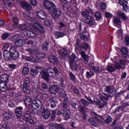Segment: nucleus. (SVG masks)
Segmentation results:
<instances>
[{
	"mask_svg": "<svg viewBox=\"0 0 129 129\" xmlns=\"http://www.w3.org/2000/svg\"><path fill=\"white\" fill-rule=\"evenodd\" d=\"M24 103L25 105L28 106H32V107L38 106L37 102L32 100V98L28 96H26L25 99L24 100Z\"/></svg>",
	"mask_w": 129,
	"mask_h": 129,
	"instance_id": "obj_8",
	"label": "nucleus"
},
{
	"mask_svg": "<svg viewBox=\"0 0 129 129\" xmlns=\"http://www.w3.org/2000/svg\"><path fill=\"white\" fill-rule=\"evenodd\" d=\"M13 21L14 22V26H18V25L19 24V19H18V18H17L16 17H14L13 18Z\"/></svg>",
	"mask_w": 129,
	"mask_h": 129,
	"instance_id": "obj_55",
	"label": "nucleus"
},
{
	"mask_svg": "<svg viewBox=\"0 0 129 129\" xmlns=\"http://www.w3.org/2000/svg\"><path fill=\"white\" fill-rule=\"evenodd\" d=\"M68 104H69V101H68V98H64L62 103V106L63 107V116L64 117V120H68L70 118V115H71V112L68 107Z\"/></svg>",
	"mask_w": 129,
	"mask_h": 129,
	"instance_id": "obj_3",
	"label": "nucleus"
},
{
	"mask_svg": "<svg viewBox=\"0 0 129 129\" xmlns=\"http://www.w3.org/2000/svg\"><path fill=\"white\" fill-rule=\"evenodd\" d=\"M2 127L4 129H11V128L8 126L7 122L3 121L2 122Z\"/></svg>",
	"mask_w": 129,
	"mask_h": 129,
	"instance_id": "obj_44",
	"label": "nucleus"
},
{
	"mask_svg": "<svg viewBox=\"0 0 129 129\" xmlns=\"http://www.w3.org/2000/svg\"><path fill=\"white\" fill-rule=\"evenodd\" d=\"M125 42L126 43V45H129V35H126L125 36Z\"/></svg>",
	"mask_w": 129,
	"mask_h": 129,
	"instance_id": "obj_59",
	"label": "nucleus"
},
{
	"mask_svg": "<svg viewBox=\"0 0 129 129\" xmlns=\"http://www.w3.org/2000/svg\"><path fill=\"white\" fill-rule=\"evenodd\" d=\"M95 17L98 22H101L102 21V16H101V14L99 12H96L95 13Z\"/></svg>",
	"mask_w": 129,
	"mask_h": 129,
	"instance_id": "obj_30",
	"label": "nucleus"
},
{
	"mask_svg": "<svg viewBox=\"0 0 129 129\" xmlns=\"http://www.w3.org/2000/svg\"><path fill=\"white\" fill-rule=\"evenodd\" d=\"M50 93L56 94L59 91V87L57 85H53L49 88Z\"/></svg>",
	"mask_w": 129,
	"mask_h": 129,
	"instance_id": "obj_21",
	"label": "nucleus"
},
{
	"mask_svg": "<svg viewBox=\"0 0 129 129\" xmlns=\"http://www.w3.org/2000/svg\"><path fill=\"white\" fill-rule=\"evenodd\" d=\"M32 112L28 111L26 112L25 115L24 116V119L27 122V123H30V124H34L35 121L32 119Z\"/></svg>",
	"mask_w": 129,
	"mask_h": 129,
	"instance_id": "obj_9",
	"label": "nucleus"
},
{
	"mask_svg": "<svg viewBox=\"0 0 129 129\" xmlns=\"http://www.w3.org/2000/svg\"><path fill=\"white\" fill-rule=\"evenodd\" d=\"M23 107H17L16 108L15 113L18 117V118H20L23 114Z\"/></svg>",
	"mask_w": 129,
	"mask_h": 129,
	"instance_id": "obj_16",
	"label": "nucleus"
},
{
	"mask_svg": "<svg viewBox=\"0 0 129 129\" xmlns=\"http://www.w3.org/2000/svg\"><path fill=\"white\" fill-rule=\"evenodd\" d=\"M93 69L95 72H100V71H101V69H100L99 68L97 67H94Z\"/></svg>",
	"mask_w": 129,
	"mask_h": 129,
	"instance_id": "obj_61",
	"label": "nucleus"
},
{
	"mask_svg": "<svg viewBox=\"0 0 129 129\" xmlns=\"http://www.w3.org/2000/svg\"><path fill=\"white\" fill-rule=\"evenodd\" d=\"M26 61H28L29 62H32L33 63H36L37 62H39V59L36 58L33 56H29L25 58Z\"/></svg>",
	"mask_w": 129,
	"mask_h": 129,
	"instance_id": "obj_24",
	"label": "nucleus"
},
{
	"mask_svg": "<svg viewBox=\"0 0 129 129\" xmlns=\"http://www.w3.org/2000/svg\"><path fill=\"white\" fill-rule=\"evenodd\" d=\"M100 6L102 10H105L106 9V5L104 3H100Z\"/></svg>",
	"mask_w": 129,
	"mask_h": 129,
	"instance_id": "obj_60",
	"label": "nucleus"
},
{
	"mask_svg": "<svg viewBox=\"0 0 129 129\" xmlns=\"http://www.w3.org/2000/svg\"><path fill=\"white\" fill-rule=\"evenodd\" d=\"M49 62L51 63H59V59L54 55H50L48 57Z\"/></svg>",
	"mask_w": 129,
	"mask_h": 129,
	"instance_id": "obj_23",
	"label": "nucleus"
},
{
	"mask_svg": "<svg viewBox=\"0 0 129 129\" xmlns=\"http://www.w3.org/2000/svg\"><path fill=\"white\" fill-rule=\"evenodd\" d=\"M21 6L23 9L25 10H28V11H31L32 10V6L30 4L26 2L23 1L21 3Z\"/></svg>",
	"mask_w": 129,
	"mask_h": 129,
	"instance_id": "obj_17",
	"label": "nucleus"
},
{
	"mask_svg": "<svg viewBox=\"0 0 129 129\" xmlns=\"http://www.w3.org/2000/svg\"><path fill=\"white\" fill-rule=\"evenodd\" d=\"M4 117L6 119H11L12 118V115L8 112H5L3 115Z\"/></svg>",
	"mask_w": 129,
	"mask_h": 129,
	"instance_id": "obj_37",
	"label": "nucleus"
},
{
	"mask_svg": "<svg viewBox=\"0 0 129 129\" xmlns=\"http://www.w3.org/2000/svg\"><path fill=\"white\" fill-rule=\"evenodd\" d=\"M79 108L80 109V111H81V112H82V113H84V111H85V108H86V107H85L83 106H80L79 107Z\"/></svg>",
	"mask_w": 129,
	"mask_h": 129,
	"instance_id": "obj_57",
	"label": "nucleus"
},
{
	"mask_svg": "<svg viewBox=\"0 0 129 129\" xmlns=\"http://www.w3.org/2000/svg\"><path fill=\"white\" fill-rule=\"evenodd\" d=\"M0 81L3 83H7L9 82V76L7 74L2 75L0 77Z\"/></svg>",
	"mask_w": 129,
	"mask_h": 129,
	"instance_id": "obj_19",
	"label": "nucleus"
},
{
	"mask_svg": "<svg viewBox=\"0 0 129 129\" xmlns=\"http://www.w3.org/2000/svg\"><path fill=\"white\" fill-rule=\"evenodd\" d=\"M0 90L3 92L7 91V84L6 83H0Z\"/></svg>",
	"mask_w": 129,
	"mask_h": 129,
	"instance_id": "obj_31",
	"label": "nucleus"
},
{
	"mask_svg": "<svg viewBox=\"0 0 129 129\" xmlns=\"http://www.w3.org/2000/svg\"><path fill=\"white\" fill-rule=\"evenodd\" d=\"M85 22L86 24H88L90 26H91L93 28H94L96 26V23L94 20V18L92 16H88L86 19Z\"/></svg>",
	"mask_w": 129,
	"mask_h": 129,
	"instance_id": "obj_11",
	"label": "nucleus"
},
{
	"mask_svg": "<svg viewBox=\"0 0 129 129\" xmlns=\"http://www.w3.org/2000/svg\"><path fill=\"white\" fill-rule=\"evenodd\" d=\"M30 84H31L30 78H25L23 84L21 85V88L23 89L24 92L27 94H30Z\"/></svg>",
	"mask_w": 129,
	"mask_h": 129,
	"instance_id": "obj_6",
	"label": "nucleus"
},
{
	"mask_svg": "<svg viewBox=\"0 0 129 129\" xmlns=\"http://www.w3.org/2000/svg\"><path fill=\"white\" fill-rule=\"evenodd\" d=\"M113 24L117 28H121V21H120V19L118 18V17L114 19Z\"/></svg>",
	"mask_w": 129,
	"mask_h": 129,
	"instance_id": "obj_18",
	"label": "nucleus"
},
{
	"mask_svg": "<svg viewBox=\"0 0 129 129\" xmlns=\"http://www.w3.org/2000/svg\"><path fill=\"white\" fill-rule=\"evenodd\" d=\"M9 52L11 54L12 58L14 60H17L20 56V53L19 51L15 47H12L10 49Z\"/></svg>",
	"mask_w": 129,
	"mask_h": 129,
	"instance_id": "obj_10",
	"label": "nucleus"
},
{
	"mask_svg": "<svg viewBox=\"0 0 129 129\" xmlns=\"http://www.w3.org/2000/svg\"><path fill=\"white\" fill-rule=\"evenodd\" d=\"M71 89L74 92V93H76V94H79V90L76 89V88L72 87Z\"/></svg>",
	"mask_w": 129,
	"mask_h": 129,
	"instance_id": "obj_53",
	"label": "nucleus"
},
{
	"mask_svg": "<svg viewBox=\"0 0 129 129\" xmlns=\"http://www.w3.org/2000/svg\"><path fill=\"white\" fill-rule=\"evenodd\" d=\"M76 54L74 53L71 55L70 57L69 64L71 66V68L73 70H78V69H80L79 64L77 63L75 61V59H76Z\"/></svg>",
	"mask_w": 129,
	"mask_h": 129,
	"instance_id": "obj_5",
	"label": "nucleus"
},
{
	"mask_svg": "<svg viewBox=\"0 0 129 129\" xmlns=\"http://www.w3.org/2000/svg\"><path fill=\"white\" fill-rule=\"evenodd\" d=\"M44 7L51 14L53 18H58L61 15V11L59 9H56L55 4L49 0L43 1Z\"/></svg>",
	"mask_w": 129,
	"mask_h": 129,
	"instance_id": "obj_1",
	"label": "nucleus"
},
{
	"mask_svg": "<svg viewBox=\"0 0 129 129\" xmlns=\"http://www.w3.org/2000/svg\"><path fill=\"white\" fill-rule=\"evenodd\" d=\"M91 13H92V10L90 9L89 10H85V11L82 12V15L83 17H84L85 18H87L88 17H89V14Z\"/></svg>",
	"mask_w": 129,
	"mask_h": 129,
	"instance_id": "obj_28",
	"label": "nucleus"
},
{
	"mask_svg": "<svg viewBox=\"0 0 129 129\" xmlns=\"http://www.w3.org/2000/svg\"><path fill=\"white\" fill-rule=\"evenodd\" d=\"M101 99L102 101H105L108 99V95L107 94L103 93L101 95Z\"/></svg>",
	"mask_w": 129,
	"mask_h": 129,
	"instance_id": "obj_36",
	"label": "nucleus"
},
{
	"mask_svg": "<svg viewBox=\"0 0 129 129\" xmlns=\"http://www.w3.org/2000/svg\"><path fill=\"white\" fill-rule=\"evenodd\" d=\"M35 14L39 19H42V20H44V19H45L44 17H47V14H45V13H44L42 10H38L36 11Z\"/></svg>",
	"mask_w": 129,
	"mask_h": 129,
	"instance_id": "obj_15",
	"label": "nucleus"
},
{
	"mask_svg": "<svg viewBox=\"0 0 129 129\" xmlns=\"http://www.w3.org/2000/svg\"><path fill=\"white\" fill-rule=\"evenodd\" d=\"M90 48V46H89V44L87 43H83V44H81V40L78 39L76 41V51H81L82 49H84L85 50H88V49H89Z\"/></svg>",
	"mask_w": 129,
	"mask_h": 129,
	"instance_id": "obj_7",
	"label": "nucleus"
},
{
	"mask_svg": "<svg viewBox=\"0 0 129 129\" xmlns=\"http://www.w3.org/2000/svg\"><path fill=\"white\" fill-rule=\"evenodd\" d=\"M40 75L43 79H45L46 81H49V77H53V76H49V74L44 71H42L40 72Z\"/></svg>",
	"mask_w": 129,
	"mask_h": 129,
	"instance_id": "obj_14",
	"label": "nucleus"
},
{
	"mask_svg": "<svg viewBox=\"0 0 129 129\" xmlns=\"http://www.w3.org/2000/svg\"><path fill=\"white\" fill-rule=\"evenodd\" d=\"M58 54L64 57L67 55V49L61 48L57 51Z\"/></svg>",
	"mask_w": 129,
	"mask_h": 129,
	"instance_id": "obj_26",
	"label": "nucleus"
},
{
	"mask_svg": "<svg viewBox=\"0 0 129 129\" xmlns=\"http://www.w3.org/2000/svg\"><path fill=\"white\" fill-rule=\"evenodd\" d=\"M118 1H119V4H120V5L122 6L125 4H127V1H126V0H118Z\"/></svg>",
	"mask_w": 129,
	"mask_h": 129,
	"instance_id": "obj_52",
	"label": "nucleus"
},
{
	"mask_svg": "<svg viewBox=\"0 0 129 129\" xmlns=\"http://www.w3.org/2000/svg\"><path fill=\"white\" fill-rule=\"evenodd\" d=\"M4 58L8 60V59H9L10 58V53H9V51H5L4 53Z\"/></svg>",
	"mask_w": 129,
	"mask_h": 129,
	"instance_id": "obj_45",
	"label": "nucleus"
},
{
	"mask_svg": "<svg viewBox=\"0 0 129 129\" xmlns=\"http://www.w3.org/2000/svg\"><path fill=\"white\" fill-rule=\"evenodd\" d=\"M30 10H27L23 13V16L25 18H30L31 17V12L29 11Z\"/></svg>",
	"mask_w": 129,
	"mask_h": 129,
	"instance_id": "obj_40",
	"label": "nucleus"
},
{
	"mask_svg": "<svg viewBox=\"0 0 129 129\" xmlns=\"http://www.w3.org/2000/svg\"><path fill=\"white\" fill-rule=\"evenodd\" d=\"M29 21H30V22L34 23V24L30 23L29 24V27L30 29L36 31V32H40V33H41V34L45 33V29L43 27V26H42L41 24H39V22H38L37 21L35 22L34 18H31L29 19Z\"/></svg>",
	"mask_w": 129,
	"mask_h": 129,
	"instance_id": "obj_2",
	"label": "nucleus"
},
{
	"mask_svg": "<svg viewBox=\"0 0 129 129\" xmlns=\"http://www.w3.org/2000/svg\"><path fill=\"white\" fill-rule=\"evenodd\" d=\"M31 74L32 75V76H36V75L38 74V72H37V70H35L34 69H31Z\"/></svg>",
	"mask_w": 129,
	"mask_h": 129,
	"instance_id": "obj_48",
	"label": "nucleus"
},
{
	"mask_svg": "<svg viewBox=\"0 0 129 129\" xmlns=\"http://www.w3.org/2000/svg\"><path fill=\"white\" fill-rule=\"evenodd\" d=\"M30 3L32 6H36L37 5V1L36 0H30Z\"/></svg>",
	"mask_w": 129,
	"mask_h": 129,
	"instance_id": "obj_64",
	"label": "nucleus"
},
{
	"mask_svg": "<svg viewBox=\"0 0 129 129\" xmlns=\"http://www.w3.org/2000/svg\"><path fill=\"white\" fill-rule=\"evenodd\" d=\"M51 116V113L49 112L48 109H43L42 112V116L44 119H48Z\"/></svg>",
	"mask_w": 129,
	"mask_h": 129,
	"instance_id": "obj_13",
	"label": "nucleus"
},
{
	"mask_svg": "<svg viewBox=\"0 0 129 129\" xmlns=\"http://www.w3.org/2000/svg\"><path fill=\"white\" fill-rule=\"evenodd\" d=\"M112 122V119L111 118V117H110V116L109 115H108L106 119V122L107 123H110Z\"/></svg>",
	"mask_w": 129,
	"mask_h": 129,
	"instance_id": "obj_49",
	"label": "nucleus"
},
{
	"mask_svg": "<svg viewBox=\"0 0 129 129\" xmlns=\"http://www.w3.org/2000/svg\"><path fill=\"white\" fill-rule=\"evenodd\" d=\"M25 42L24 40L20 39L15 41V45L17 47H21L24 46V44H25Z\"/></svg>",
	"mask_w": 129,
	"mask_h": 129,
	"instance_id": "obj_25",
	"label": "nucleus"
},
{
	"mask_svg": "<svg viewBox=\"0 0 129 129\" xmlns=\"http://www.w3.org/2000/svg\"><path fill=\"white\" fill-rule=\"evenodd\" d=\"M19 29H20V30H22V31H27V30H29L28 29V26L25 24H21L19 25Z\"/></svg>",
	"mask_w": 129,
	"mask_h": 129,
	"instance_id": "obj_33",
	"label": "nucleus"
},
{
	"mask_svg": "<svg viewBox=\"0 0 129 129\" xmlns=\"http://www.w3.org/2000/svg\"><path fill=\"white\" fill-rule=\"evenodd\" d=\"M87 77L88 78H91L94 75V73L91 71L86 73Z\"/></svg>",
	"mask_w": 129,
	"mask_h": 129,
	"instance_id": "obj_46",
	"label": "nucleus"
},
{
	"mask_svg": "<svg viewBox=\"0 0 129 129\" xmlns=\"http://www.w3.org/2000/svg\"><path fill=\"white\" fill-rule=\"evenodd\" d=\"M26 33L28 37H31V38H34V37H36V32L32 31L30 29L27 30Z\"/></svg>",
	"mask_w": 129,
	"mask_h": 129,
	"instance_id": "obj_27",
	"label": "nucleus"
},
{
	"mask_svg": "<svg viewBox=\"0 0 129 129\" xmlns=\"http://www.w3.org/2000/svg\"><path fill=\"white\" fill-rule=\"evenodd\" d=\"M43 102L44 105H48L49 102H50V99L46 98L45 100H43Z\"/></svg>",
	"mask_w": 129,
	"mask_h": 129,
	"instance_id": "obj_50",
	"label": "nucleus"
},
{
	"mask_svg": "<svg viewBox=\"0 0 129 129\" xmlns=\"http://www.w3.org/2000/svg\"><path fill=\"white\" fill-rule=\"evenodd\" d=\"M55 36H56V38H62V37H64V36H65V33L57 32L55 33Z\"/></svg>",
	"mask_w": 129,
	"mask_h": 129,
	"instance_id": "obj_42",
	"label": "nucleus"
},
{
	"mask_svg": "<svg viewBox=\"0 0 129 129\" xmlns=\"http://www.w3.org/2000/svg\"><path fill=\"white\" fill-rule=\"evenodd\" d=\"M118 16L119 17V18H121L122 20H126L127 19V17L124 15V13L118 12Z\"/></svg>",
	"mask_w": 129,
	"mask_h": 129,
	"instance_id": "obj_32",
	"label": "nucleus"
},
{
	"mask_svg": "<svg viewBox=\"0 0 129 129\" xmlns=\"http://www.w3.org/2000/svg\"><path fill=\"white\" fill-rule=\"evenodd\" d=\"M28 51L30 54H33L34 55H36L37 58H39V59H43L45 58V53L44 52H36L34 49L29 48Z\"/></svg>",
	"mask_w": 129,
	"mask_h": 129,
	"instance_id": "obj_12",
	"label": "nucleus"
},
{
	"mask_svg": "<svg viewBox=\"0 0 129 129\" xmlns=\"http://www.w3.org/2000/svg\"><path fill=\"white\" fill-rule=\"evenodd\" d=\"M49 47V44L48 42H45V43L42 44V49L43 51H47L48 48Z\"/></svg>",
	"mask_w": 129,
	"mask_h": 129,
	"instance_id": "obj_38",
	"label": "nucleus"
},
{
	"mask_svg": "<svg viewBox=\"0 0 129 129\" xmlns=\"http://www.w3.org/2000/svg\"><path fill=\"white\" fill-rule=\"evenodd\" d=\"M44 24L46 27H51L52 26V21L46 20L44 21Z\"/></svg>",
	"mask_w": 129,
	"mask_h": 129,
	"instance_id": "obj_43",
	"label": "nucleus"
},
{
	"mask_svg": "<svg viewBox=\"0 0 129 129\" xmlns=\"http://www.w3.org/2000/svg\"><path fill=\"white\" fill-rule=\"evenodd\" d=\"M27 44L29 47H34V42H33V40L28 41Z\"/></svg>",
	"mask_w": 129,
	"mask_h": 129,
	"instance_id": "obj_56",
	"label": "nucleus"
},
{
	"mask_svg": "<svg viewBox=\"0 0 129 129\" xmlns=\"http://www.w3.org/2000/svg\"><path fill=\"white\" fill-rule=\"evenodd\" d=\"M70 77L72 81H75L76 80V77L72 72L70 73Z\"/></svg>",
	"mask_w": 129,
	"mask_h": 129,
	"instance_id": "obj_47",
	"label": "nucleus"
},
{
	"mask_svg": "<svg viewBox=\"0 0 129 129\" xmlns=\"http://www.w3.org/2000/svg\"><path fill=\"white\" fill-rule=\"evenodd\" d=\"M81 101L84 105H85V106H88V105H89V103H88V102L86 101V100H84V99H82Z\"/></svg>",
	"mask_w": 129,
	"mask_h": 129,
	"instance_id": "obj_54",
	"label": "nucleus"
},
{
	"mask_svg": "<svg viewBox=\"0 0 129 129\" xmlns=\"http://www.w3.org/2000/svg\"><path fill=\"white\" fill-rule=\"evenodd\" d=\"M9 106H10V107H16V104L14 103L12 101H10Z\"/></svg>",
	"mask_w": 129,
	"mask_h": 129,
	"instance_id": "obj_63",
	"label": "nucleus"
},
{
	"mask_svg": "<svg viewBox=\"0 0 129 129\" xmlns=\"http://www.w3.org/2000/svg\"><path fill=\"white\" fill-rule=\"evenodd\" d=\"M19 39H20V36L19 35H16L15 36H13L11 38V40L12 41H17V40H19Z\"/></svg>",
	"mask_w": 129,
	"mask_h": 129,
	"instance_id": "obj_51",
	"label": "nucleus"
},
{
	"mask_svg": "<svg viewBox=\"0 0 129 129\" xmlns=\"http://www.w3.org/2000/svg\"><path fill=\"white\" fill-rule=\"evenodd\" d=\"M22 72L23 75H27V74L29 73V68H28L27 67H24L22 71Z\"/></svg>",
	"mask_w": 129,
	"mask_h": 129,
	"instance_id": "obj_39",
	"label": "nucleus"
},
{
	"mask_svg": "<svg viewBox=\"0 0 129 129\" xmlns=\"http://www.w3.org/2000/svg\"><path fill=\"white\" fill-rule=\"evenodd\" d=\"M120 51L122 54H127V49L126 48L123 47L121 48Z\"/></svg>",
	"mask_w": 129,
	"mask_h": 129,
	"instance_id": "obj_58",
	"label": "nucleus"
},
{
	"mask_svg": "<svg viewBox=\"0 0 129 129\" xmlns=\"http://www.w3.org/2000/svg\"><path fill=\"white\" fill-rule=\"evenodd\" d=\"M105 91L108 93H111L112 95H114V93H115V89L111 88L110 86H107L105 88Z\"/></svg>",
	"mask_w": 129,
	"mask_h": 129,
	"instance_id": "obj_22",
	"label": "nucleus"
},
{
	"mask_svg": "<svg viewBox=\"0 0 129 129\" xmlns=\"http://www.w3.org/2000/svg\"><path fill=\"white\" fill-rule=\"evenodd\" d=\"M49 129H65L62 125L59 124H51L49 125Z\"/></svg>",
	"mask_w": 129,
	"mask_h": 129,
	"instance_id": "obj_20",
	"label": "nucleus"
},
{
	"mask_svg": "<svg viewBox=\"0 0 129 129\" xmlns=\"http://www.w3.org/2000/svg\"><path fill=\"white\" fill-rule=\"evenodd\" d=\"M4 3H8L10 8H12L14 6V0H3Z\"/></svg>",
	"mask_w": 129,
	"mask_h": 129,
	"instance_id": "obj_35",
	"label": "nucleus"
},
{
	"mask_svg": "<svg viewBox=\"0 0 129 129\" xmlns=\"http://www.w3.org/2000/svg\"><path fill=\"white\" fill-rule=\"evenodd\" d=\"M107 69V71H109V72H113V71H114L115 70L114 68H113L111 65H110V63L108 64Z\"/></svg>",
	"mask_w": 129,
	"mask_h": 129,
	"instance_id": "obj_41",
	"label": "nucleus"
},
{
	"mask_svg": "<svg viewBox=\"0 0 129 129\" xmlns=\"http://www.w3.org/2000/svg\"><path fill=\"white\" fill-rule=\"evenodd\" d=\"M122 7H123V10H124V11H125V12H127L129 11L128 6L126 5V4H124V5L122 6Z\"/></svg>",
	"mask_w": 129,
	"mask_h": 129,
	"instance_id": "obj_62",
	"label": "nucleus"
},
{
	"mask_svg": "<svg viewBox=\"0 0 129 129\" xmlns=\"http://www.w3.org/2000/svg\"><path fill=\"white\" fill-rule=\"evenodd\" d=\"M94 104H96L97 105H99L100 108H102L105 104L104 103H102V104L100 103V101L99 100H94Z\"/></svg>",
	"mask_w": 129,
	"mask_h": 129,
	"instance_id": "obj_34",
	"label": "nucleus"
},
{
	"mask_svg": "<svg viewBox=\"0 0 129 129\" xmlns=\"http://www.w3.org/2000/svg\"><path fill=\"white\" fill-rule=\"evenodd\" d=\"M98 118H90L89 119V122L92 125H93L94 126H98L99 125L100 123L101 124H104L105 123V121L104 120V119H103L101 116L98 115Z\"/></svg>",
	"mask_w": 129,
	"mask_h": 129,
	"instance_id": "obj_4",
	"label": "nucleus"
},
{
	"mask_svg": "<svg viewBox=\"0 0 129 129\" xmlns=\"http://www.w3.org/2000/svg\"><path fill=\"white\" fill-rule=\"evenodd\" d=\"M49 102L51 107H55L57 101L55 98H52L51 99H50Z\"/></svg>",
	"mask_w": 129,
	"mask_h": 129,
	"instance_id": "obj_29",
	"label": "nucleus"
}]
</instances>
